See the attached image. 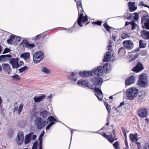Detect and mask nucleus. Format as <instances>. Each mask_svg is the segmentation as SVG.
Returning a JSON list of instances; mask_svg holds the SVG:
<instances>
[{
  "label": "nucleus",
  "mask_w": 149,
  "mask_h": 149,
  "mask_svg": "<svg viewBox=\"0 0 149 149\" xmlns=\"http://www.w3.org/2000/svg\"><path fill=\"white\" fill-rule=\"evenodd\" d=\"M77 3V8L78 10L79 17L77 19V24L80 26H82L85 23L88 21L86 15L84 16V10L83 9L81 0H74Z\"/></svg>",
  "instance_id": "f257e3e1"
},
{
  "label": "nucleus",
  "mask_w": 149,
  "mask_h": 149,
  "mask_svg": "<svg viewBox=\"0 0 149 149\" xmlns=\"http://www.w3.org/2000/svg\"><path fill=\"white\" fill-rule=\"evenodd\" d=\"M138 93V89L133 87L129 88L126 90V95L129 100H132L136 97Z\"/></svg>",
  "instance_id": "f03ea898"
},
{
  "label": "nucleus",
  "mask_w": 149,
  "mask_h": 149,
  "mask_svg": "<svg viewBox=\"0 0 149 149\" xmlns=\"http://www.w3.org/2000/svg\"><path fill=\"white\" fill-rule=\"evenodd\" d=\"M147 75L145 74H142L139 76L137 85L141 87L146 86L148 83Z\"/></svg>",
  "instance_id": "7ed1b4c3"
},
{
  "label": "nucleus",
  "mask_w": 149,
  "mask_h": 149,
  "mask_svg": "<svg viewBox=\"0 0 149 149\" xmlns=\"http://www.w3.org/2000/svg\"><path fill=\"white\" fill-rule=\"evenodd\" d=\"M48 123V121L43 120L42 118L38 117L35 119L34 125L37 129L40 130Z\"/></svg>",
  "instance_id": "20e7f679"
},
{
  "label": "nucleus",
  "mask_w": 149,
  "mask_h": 149,
  "mask_svg": "<svg viewBox=\"0 0 149 149\" xmlns=\"http://www.w3.org/2000/svg\"><path fill=\"white\" fill-rule=\"evenodd\" d=\"M44 57V54L42 52L38 51L35 52L33 55V60L36 63H39Z\"/></svg>",
  "instance_id": "39448f33"
},
{
  "label": "nucleus",
  "mask_w": 149,
  "mask_h": 149,
  "mask_svg": "<svg viewBox=\"0 0 149 149\" xmlns=\"http://www.w3.org/2000/svg\"><path fill=\"white\" fill-rule=\"evenodd\" d=\"M36 137V135L33 134V132L29 133L25 135L24 139V143L26 145L30 143L32 140H34Z\"/></svg>",
  "instance_id": "423d86ee"
},
{
  "label": "nucleus",
  "mask_w": 149,
  "mask_h": 149,
  "mask_svg": "<svg viewBox=\"0 0 149 149\" xmlns=\"http://www.w3.org/2000/svg\"><path fill=\"white\" fill-rule=\"evenodd\" d=\"M114 58L113 53L112 49L110 50V51H108L106 52L104 55L103 61L105 62L107 61H113Z\"/></svg>",
  "instance_id": "0eeeda50"
},
{
  "label": "nucleus",
  "mask_w": 149,
  "mask_h": 149,
  "mask_svg": "<svg viewBox=\"0 0 149 149\" xmlns=\"http://www.w3.org/2000/svg\"><path fill=\"white\" fill-rule=\"evenodd\" d=\"M21 39L20 37L12 36H10L9 39L7 40V42L9 44L17 45L20 41Z\"/></svg>",
  "instance_id": "6e6552de"
},
{
  "label": "nucleus",
  "mask_w": 149,
  "mask_h": 149,
  "mask_svg": "<svg viewBox=\"0 0 149 149\" xmlns=\"http://www.w3.org/2000/svg\"><path fill=\"white\" fill-rule=\"evenodd\" d=\"M77 84L84 87H88L91 89L93 88V86L89 84L88 81L87 80L83 79L79 80L77 82Z\"/></svg>",
  "instance_id": "1a4fd4ad"
},
{
  "label": "nucleus",
  "mask_w": 149,
  "mask_h": 149,
  "mask_svg": "<svg viewBox=\"0 0 149 149\" xmlns=\"http://www.w3.org/2000/svg\"><path fill=\"white\" fill-rule=\"evenodd\" d=\"M15 141L18 145H21L24 142V135L22 132H20L18 133Z\"/></svg>",
  "instance_id": "9d476101"
},
{
  "label": "nucleus",
  "mask_w": 149,
  "mask_h": 149,
  "mask_svg": "<svg viewBox=\"0 0 149 149\" xmlns=\"http://www.w3.org/2000/svg\"><path fill=\"white\" fill-rule=\"evenodd\" d=\"M91 80L93 84L96 86L101 85L103 82L102 79L98 76L93 77Z\"/></svg>",
  "instance_id": "9b49d317"
},
{
  "label": "nucleus",
  "mask_w": 149,
  "mask_h": 149,
  "mask_svg": "<svg viewBox=\"0 0 149 149\" xmlns=\"http://www.w3.org/2000/svg\"><path fill=\"white\" fill-rule=\"evenodd\" d=\"M123 44L124 47L128 50L132 49L134 47V43L131 40H125L123 42Z\"/></svg>",
  "instance_id": "f8f14e48"
},
{
  "label": "nucleus",
  "mask_w": 149,
  "mask_h": 149,
  "mask_svg": "<svg viewBox=\"0 0 149 149\" xmlns=\"http://www.w3.org/2000/svg\"><path fill=\"white\" fill-rule=\"evenodd\" d=\"M113 134L114 135V137H113L112 135L111 134L107 135L105 133H104L102 134V136L106 138L111 143H112L114 141L117 139V138L115 136V132L114 130H113Z\"/></svg>",
  "instance_id": "ddd939ff"
},
{
  "label": "nucleus",
  "mask_w": 149,
  "mask_h": 149,
  "mask_svg": "<svg viewBox=\"0 0 149 149\" xmlns=\"http://www.w3.org/2000/svg\"><path fill=\"white\" fill-rule=\"evenodd\" d=\"M92 71L96 75L95 76H101L103 73L102 68L101 66H98L95 68Z\"/></svg>",
  "instance_id": "4468645a"
},
{
  "label": "nucleus",
  "mask_w": 149,
  "mask_h": 149,
  "mask_svg": "<svg viewBox=\"0 0 149 149\" xmlns=\"http://www.w3.org/2000/svg\"><path fill=\"white\" fill-rule=\"evenodd\" d=\"M141 23L144 24L147 29H149V16H143L141 18Z\"/></svg>",
  "instance_id": "2eb2a0df"
},
{
  "label": "nucleus",
  "mask_w": 149,
  "mask_h": 149,
  "mask_svg": "<svg viewBox=\"0 0 149 149\" xmlns=\"http://www.w3.org/2000/svg\"><path fill=\"white\" fill-rule=\"evenodd\" d=\"M94 89L95 91V95L97 96L100 101H102L103 95L101 90L97 88H95Z\"/></svg>",
  "instance_id": "dca6fc26"
},
{
  "label": "nucleus",
  "mask_w": 149,
  "mask_h": 149,
  "mask_svg": "<svg viewBox=\"0 0 149 149\" xmlns=\"http://www.w3.org/2000/svg\"><path fill=\"white\" fill-rule=\"evenodd\" d=\"M135 78L133 76H131L127 79L125 81V84L128 86L134 84L135 81Z\"/></svg>",
  "instance_id": "f3484780"
},
{
  "label": "nucleus",
  "mask_w": 149,
  "mask_h": 149,
  "mask_svg": "<svg viewBox=\"0 0 149 149\" xmlns=\"http://www.w3.org/2000/svg\"><path fill=\"white\" fill-rule=\"evenodd\" d=\"M138 114L139 116L141 117H146L148 115V112L146 109H141L138 111Z\"/></svg>",
  "instance_id": "a211bd4d"
},
{
  "label": "nucleus",
  "mask_w": 149,
  "mask_h": 149,
  "mask_svg": "<svg viewBox=\"0 0 149 149\" xmlns=\"http://www.w3.org/2000/svg\"><path fill=\"white\" fill-rule=\"evenodd\" d=\"M79 74L82 77H89L92 76L93 74L92 72L90 71L80 72H79Z\"/></svg>",
  "instance_id": "6ab92c4d"
},
{
  "label": "nucleus",
  "mask_w": 149,
  "mask_h": 149,
  "mask_svg": "<svg viewBox=\"0 0 149 149\" xmlns=\"http://www.w3.org/2000/svg\"><path fill=\"white\" fill-rule=\"evenodd\" d=\"M143 69L142 64L140 62L138 63L132 69V70L136 72L141 71Z\"/></svg>",
  "instance_id": "aec40b11"
},
{
  "label": "nucleus",
  "mask_w": 149,
  "mask_h": 149,
  "mask_svg": "<svg viewBox=\"0 0 149 149\" xmlns=\"http://www.w3.org/2000/svg\"><path fill=\"white\" fill-rule=\"evenodd\" d=\"M18 61V58H16L12 59L11 61L10 62L12 64V67L13 69H17L19 67Z\"/></svg>",
  "instance_id": "412c9836"
},
{
  "label": "nucleus",
  "mask_w": 149,
  "mask_h": 149,
  "mask_svg": "<svg viewBox=\"0 0 149 149\" xmlns=\"http://www.w3.org/2000/svg\"><path fill=\"white\" fill-rule=\"evenodd\" d=\"M23 104H22L19 105V107L17 106L15 107L13 109V112H16L17 114L20 113L23 109Z\"/></svg>",
  "instance_id": "4be33fe9"
},
{
  "label": "nucleus",
  "mask_w": 149,
  "mask_h": 149,
  "mask_svg": "<svg viewBox=\"0 0 149 149\" xmlns=\"http://www.w3.org/2000/svg\"><path fill=\"white\" fill-rule=\"evenodd\" d=\"M141 37L145 40L149 39V31L146 30H143L141 32Z\"/></svg>",
  "instance_id": "5701e85b"
},
{
  "label": "nucleus",
  "mask_w": 149,
  "mask_h": 149,
  "mask_svg": "<svg viewBox=\"0 0 149 149\" xmlns=\"http://www.w3.org/2000/svg\"><path fill=\"white\" fill-rule=\"evenodd\" d=\"M77 73L72 72L69 76V78L70 80L75 81L77 79Z\"/></svg>",
  "instance_id": "b1692460"
},
{
  "label": "nucleus",
  "mask_w": 149,
  "mask_h": 149,
  "mask_svg": "<svg viewBox=\"0 0 149 149\" xmlns=\"http://www.w3.org/2000/svg\"><path fill=\"white\" fill-rule=\"evenodd\" d=\"M137 133H136L135 134H131L130 135V139L132 143L134 141H137L139 139L137 136Z\"/></svg>",
  "instance_id": "393cba45"
},
{
  "label": "nucleus",
  "mask_w": 149,
  "mask_h": 149,
  "mask_svg": "<svg viewBox=\"0 0 149 149\" xmlns=\"http://www.w3.org/2000/svg\"><path fill=\"white\" fill-rule=\"evenodd\" d=\"M45 95H42L39 96H35L33 97L34 102L36 103L42 101L45 97Z\"/></svg>",
  "instance_id": "a878e982"
},
{
  "label": "nucleus",
  "mask_w": 149,
  "mask_h": 149,
  "mask_svg": "<svg viewBox=\"0 0 149 149\" xmlns=\"http://www.w3.org/2000/svg\"><path fill=\"white\" fill-rule=\"evenodd\" d=\"M134 2H130L128 3V6L131 12L134 11L136 10L137 7L134 6Z\"/></svg>",
  "instance_id": "bb28decb"
},
{
  "label": "nucleus",
  "mask_w": 149,
  "mask_h": 149,
  "mask_svg": "<svg viewBox=\"0 0 149 149\" xmlns=\"http://www.w3.org/2000/svg\"><path fill=\"white\" fill-rule=\"evenodd\" d=\"M12 57V56L10 55H1L0 56V61H4L8 59V58Z\"/></svg>",
  "instance_id": "cd10ccee"
},
{
  "label": "nucleus",
  "mask_w": 149,
  "mask_h": 149,
  "mask_svg": "<svg viewBox=\"0 0 149 149\" xmlns=\"http://www.w3.org/2000/svg\"><path fill=\"white\" fill-rule=\"evenodd\" d=\"M3 69L5 72H6L9 74L10 72V67L8 64H3Z\"/></svg>",
  "instance_id": "c85d7f7f"
},
{
  "label": "nucleus",
  "mask_w": 149,
  "mask_h": 149,
  "mask_svg": "<svg viewBox=\"0 0 149 149\" xmlns=\"http://www.w3.org/2000/svg\"><path fill=\"white\" fill-rule=\"evenodd\" d=\"M103 68L104 70L107 72L110 71L111 69L110 64L107 63L103 65Z\"/></svg>",
  "instance_id": "c756f323"
},
{
  "label": "nucleus",
  "mask_w": 149,
  "mask_h": 149,
  "mask_svg": "<svg viewBox=\"0 0 149 149\" xmlns=\"http://www.w3.org/2000/svg\"><path fill=\"white\" fill-rule=\"evenodd\" d=\"M40 115L43 118L47 117L49 115L48 112L46 110H42L40 113Z\"/></svg>",
  "instance_id": "7c9ffc66"
},
{
  "label": "nucleus",
  "mask_w": 149,
  "mask_h": 149,
  "mask_svg": "<svg viewBox=\"0 0 149 149\" xmlns=\"http://www.w3.org/2000/svg\"><path fill=\"white\" fill-rule=\"evenodd\" d=\"M30 56V53L29 52H25L22 54L20 55V57L21 58H24L25 60L28 59Z\"/></svg>",
  "instance_id": "2f4dec72"
},
{
  "label": "nucleus",
  "mask_w": 149,
  "mask_h": 149,
  "mask_svg": "<svg viewBox=\"0 0 149 149\" xmlns=\"http://www.w3.org/2000/svg\"><path fill=\"white\" fill-rule=\"evenodd\" d=\"M130 24L132 25L131 29L132 30H134L138 28V25L135 24V22L134 21H132L130 22Z\"/></svg>",
  "instance_id": "473e14b6"
},
{
  "label": "nucleus",
  "mask_w": 149,
  "mask_h": 149,
  "mask_svg": "<svg viewBox=\"0 0 149 149\" xmlns=\"http://www.w3.org/2000/svg\"><path fill=\"white\" fill-rule=\"evenodd\" d=\"M25 43L26 47L29 49L32 48L35 46L34 44H30L27 41H25Z\"/></svg>",
  "instance_id": "72a5a7b5"
},
{
  "label": "nucleus",
  "mask_w": 149,
  "mask_h": 149,
  "mask_svg": "<svg viewBox=\"0 0 149 149\" xmlns=\"http://www.w3.org/2000/svg\"><path fill=\"white\" fill-rule=\"evenodd\" d=\"M47 120L50 123L57 122V120L53 116H49L47 118Z\"/></svg>",
  "instance_id": "f704fd0d"
},
{
  "label": "nucleus",
  "mask_w": 149,
  "mask_h": 149,
  "mask_svg": "<svg viewBox=\"0 0 149 149\" xmlns=\"http://www.w3.org/2000/svg\"><path fill=\"white\" fill-rule=\"evenodd\" d=\"M146 46V43L142 40H140L139 42V46L140 48H143Z\"/></svg>",
  "instance_id": "c9c22d12"
},
{
  "label": "nucleus",
  "mask_w": 149,
  "mask_h": 149,
  "mask_svg": "<svg viewBox=\"0 0 149 149\" xmlns=\"http://www.w3.org/2000/svg\"><path fill=\"white\" fill-rule=\"evenodd\" d=\"M42 71L44 73L46 74H49L51 73L50 70L45 67H43L42 68Z\"/></svg>",
  "instance_id": "e433bc0d"
},
{
  "label": "nucleus",
  "mask_w": 149,
  "mask_h": 149,
  "mask_svg": "<svg viewBox=\"0 0 149 149\" xmlns=\"http://www.w3.org/2000/svg\"><path fill=\"white\" fill-rule=\"evenodd\" d=\"M146 96V93L144 91H141L139 94V99L142 100Z\"/></svg>",
  "instance_id": "4c0bfd02"
},
{
  "label": "nucleus",
  "mask_w": 149,
  "mask_h": 149,
  "mask_svg": "<svg viewBox=\"0 0 149 149\" xmlns=\"http://www.w3.org/2000/svg\"><path fill=\"white\" fill-rule=\"evenodd\" d=\"M120 36L122 39H125L130 37L129 35L125 32H123L121 34Z\"/></svg>",
  "instance_id": "58836bf2"
},
{
  "label": "nucleus",
  "mask_w": 149,
  "mask_h": 149,
  "mask_svg": "<svg viewBox=\"0 0 149 149\" xmlns=\"http://www.w3.org/2000/svg\"><path fill=\"white\" fill-rule=\"evenodd\" d=\"M125 52V51L124 48L121 47L118 53L119 54H121V55H123Z\"/></svg>",
  "instance_id": "ea45409f"
},
{
  "label": "nucleus",
  "mask_w": 149,
  "mask_h": 149,
  "mask_svg": "<svg viewBox=\"0 0 149 149\" xmlns=\"http://www.w3.org/2000/svg\"><path fill=\"white\" fill-rule=\"evenodd\" d=\"M113 146L115 149H120V143L119 141L115 142L113 143Z\"/></svg>",
  "instance_id": "a19ab883"
},
{
  "label": "nucleus",
  "mask_w": 149,
  "mask_h": 149,
  "mask_svg": "<svg viewBox=\"0 0 149 149\" xmlns=\"http://www.w3.org/2000/svg\"><path fill=\"white\" fill-rule=\"evenodd\" d=\"M139 13L136 12L132 14V17L136 21H137L139 19Z\"/></svg>",
  "instance_id": "79ce46f5"
},
{
  "label": "nucleus",
  "mask_w": 149,
  "mask_h": 149,
  "mask_svg": "<svg viewBox=\"0 0 149 149\" xmlns=\"http://www.w3.org/2000/svg\"><path fill=\"white\" fill-rule=\"evenodd\" d=\"M37 147L39 148V143L38 141H36L34 142L32 149H37Z\"/></svg>",
  "instance_id": "37998d69"
},
{
  "label": "nucleus",
  "mask_w": 149,
  "mask_h": 149,
  "mask_svg": "<svg viewBox=\"0 0 149 149\" xmlns=\"http://www.w3.org/2000/svg\"><path fill=\"white\" fill-rule=\"evenodd\" d=\"M45 134V132L44 131H43L41 133V134L40 135L39 137V144H42V138L44 135Z\"/></svg>",
  "instance_id": "c03bdc74"
},
{
  "label": "nucleus",
  "mask_w": 149,
  "mask_h": 149,
  "mask_svg": "<svg viewBox=\"0 0 149 149\" xmlns=\"http://www.w3.org/2000/svg\"><path fill=\"white\" fill-rule=\"evenodd\" d=\"M103 26L107 31H110L111 27L109 26L107 23H105L103 24Z\"/></svg>",
  "instance_id": "a18cd8bd"
},
{
  "label": "nucleus",
  "mask_w": 149,
  "mask_h": 149,
  "mask_svg": "<svg viewBox=\"0 0 149 149\" xmlns=\"http://www.w3.org/2000/svg\"><path fill=\"white\" fill-rule=\"evenodd\" d=\"M104 105L106 107V108L108 113H110L111 112V108L109 104L106 102H104Z\"/></svg>",
  "instance_id": "49530a36"
},
{
  "label": "nucleus",
  "mask_w": 149,
  "mask_h": 149,
  "mask_svg": "<svg viewBox=\"0 0 149 149\" xmlns=\"http://www.w3.org/2000/svg\"><path fill=\"white\" fill-rule=\"evenodd\" d=\"M124 15L125 17H126L127 19H130L132 18V15L130 13H125Z\"/></svg>",
  "instance_id": "de8ad7c7"
},
{
  "label": "nucleus",
  "mask_w": 149,
  "mask_h": 149,
  "mask_svg": "<svg viewBox=\"0 0 149 149\" xmlns=\"http://www.w3.org/2000/svg\"><path fill=\"white\" fill-rule=\"evenodd\" d=\"M13 79L15 80H19L20 79L19 76L17 74H15L12 76Z\"/></svg>",
  "instance_id": "09e8293b"
},
{
  "label": "nucleus",
  "mask_w": 149,
  "mask_h": 149,
  "mask_svg": "<svg viewBox=\"0 0 149 149\" xmlns=\"http://www.w3.org/2000/svg\"><path fill=\"white\" fill-rule=\"evenodd\" d=\"M28 68L26 66H24L22 67L19 69V72H22L23 71L26 70H27Z\"/></svg>",
  "instance_id": "8fccbe9b"
},
{
  "label": "nucleus",
  "mask_w": 149,
  "mask_h": 149,
  "mask_svg": "<svg viewBox=\"0 0 149 149\" xmlns=\"http://www.w3.org/2000/svg\"><path fill=\"white\" fill-rule=\"evenodd\" d=\"M55 123L53 122L50 123L46 127V130H49L50 127L53 125L55 124Z\"/></svg>",
  "instance_id": "3c124183"
},
{
  "label": "nucleus",
  "mask_w": 149,
  "mask_h": 149,
  "mask_svg": "<svg viewBox=\"0 0 149 149\" xmlns=\"http://www.w3.org/2000/svg\"><path fill=\"white\" fill-rule=\"evenodd\" d=\"M130 54L134 56V58H132V60H134L137 58L138 56L139 55L138 54L135 53L134 52H132V53H130Z\"/></svg>",
  "instance_id": "603ef678"
},
{
  "label": "nucleus",
  "mask_w": 149,
  "mask_h": 149,
  "mask_svg": "<svg viewBox=\"0 0 149 149\" xmlns=\"http://www.w3.org/2000/svg\"><path fill=\"white\" fill-rule=\"evenodd\" d=\"M109 45L107 46V49L108 50H109V51L110 52V50H111L110 49H111V47H112V44L111 42V41H109Z\"/></svg>",
  "instance_id": "864d4df0"
},
{
  "label": "nucleus",
  "mask_w": 149,
  "mask_h": 149,
  "mask_svg": "<svg viewBox=\"0 0 149 149\" xmlns=\"http://www.w3.org/2000/svg\"><path fill=\"white\" fill-rule=\"evenodd\" d=\"M38 111L35 108L33 109L32 111V114L33 116L36 115V114L37 113Z\"/></svg>",
  "instance_id": "5fc2aeb1"
},
{
  "label": "nucleus",
  "mask_w": 149,
  "mask_h": 149,
  "mask_svg": "<svg viewBox=\"0 0 149 149\" xmlns=\"http://www.w3.org/2000/svg\"><path fill=\"white\" fill-rule=\"evenodd\" d=\"M139 4L140 5H142L143 6L147 7L149 9V6H148V5H146L144 3V2L143 1H141L139 3Z\"/></svg>",
  "instance_id": "6e6d98bb"
},
{
  "label": "nucleus",
  "mask_w": 149,
  "mask_h": 149,
  "mask_svg": "<svg viewBox=\"0 0 149 149\" xmlns=\"http://www.w3.org/2000/svg\"><path fill=\"white\" fill-rule=\"evenodd\" d=\"M93 23L95 24H97L100 26L101 25L102 22L101 21H98L97 22H93Z\"/></svg>",
  "instance_id": "4d7b16f0"
},
{
  "label": "nucleus",
  "mask_w": 149,
  "mask_h": 149,
  "mask_svg": "<svg viewBox=\"0 0 149 149\" xmlns=\"http://www.w3.org/2000/svg\"><path fill=\"white\" fill-rule=\"evenodd\" d=\"M146 146L148 148L149 147V139H146Z\"/></svg>",
  "instance_id": "13d9d810"
},
{
  "label": "nucleus",
  "mask_w": 149,
  "mask_h": 149,
  "mask_svg": "<svg viewBox=\"0 0 149 149\" xmlns=\"http://www.w3.org/2000/svg\"><path fill=\"white\" fill-rule=\"evenodd\" d=\"M10 52V50L8 48H5L4 49V52H3V53H6Z\"/></svg>",
  "instance_id": "bf43d9fd"
},
{
  "label": "nucleus",
  "mask_w": 149,
  "mask_h": 149,
  "mask_svg": "<svg viewBox=\"0 0 149 149\" xmlns=\"http://www.w3.org/2000/svg\"><path fill=\"white\" fill-rule=\"evenodd\" d=\"M40 35L41 34H40L37 35L34 38V40H37L38 39H39V38H40V37H41L40 36Z\"/></svg>",
  "instance_id": "052dcab7"
},
{
  "label": "nucleus",
  "mask_w": 149,
  "mask_h": 149,
  "mask_svg": "<svg viewBox=\"0 0 149 149\" xmlns=\"http://www.w3.org/2000/svg\"><path fill=\"white\" fill-rule=\"evenodd\" d=\"M123 135H124L125 139H127V134H126V131L125 130H123Z\"/></svg>",
  "instance_id": "680f3d73"
},
{
  "label": "nucleus",
  "mask_w": 149,
  "mask_h": 149,
  "mask_svg": "<svg viewBox=\"0 0 149 149\" xmlns=\"http://www.w3.org/2000/svg\"><path fill=\"white\" fill-rule=\"evenodd\" d=\"M125 143L126 146L127 147H128L129 145L128 143L127 142V139H125Z\"/></svg>",
  "instance_id": "e2e57ef3"
},
{
  "label": "nucleus",
  "mask_w": 149,
  "mask_h": 149,
  "mask_svg": "<svg viewBox=\"0 0 149 149\" xmlns=\"http://www.w3.org/2000/svg\"><path fill=\"white\" fill-rule=\"evenodd\" d=\"M136 143L138 146V149H140L141 147L140 143L139 142H137Z\"/></svg>",
  "instance_id": "0e129e2a"
},
{
  "label": "nucleus",
  "mask_w": 149,
  "mask_h": 149,
  "mask_svg": "<svg viewBox=\"0 0 149 149\" xmlns=\"http://www.w3.org/2000/svg\"><path fill=\"white\" fill-rule=\"evenodd\" d=\"M23 64V62L22 61H20L19 62V67L20 66Z\"/></svg>",
  "instance_id": "69168bd1"
},
{
  "label": "nucleus",
  "mask_w": 149,
  "mask_h": 149,
  "mask_svg": "<svg viewBox=\"0 0 149 149\" xmlns=\"http://www.w3.org/2000/svg\"><path fill=\"white\" fill-rule=\"evenodd\" d=\"M13 132L12 131L11 132L10 134H9L8 135V136L10 137V138L12 136V135H13Z\"/></svg>",
  "instance_id": "338daca9"
},
{
  "label": "nucleus",
  "mask_w": 149,
  "mask_h": 149,
  "mask_svg": "<svg viewBox=\"0 0 149 149\" xmlns=\"http://www.w3.org/2000/svg\"><path fill=\"white\" fill-rule=\"evenodd\" d=\"M124 104V102H122L120 103V104L119 105V107H121L123 106Z\"/></svg>",
  "instance_id": "774afa93"
}]
</instances>
